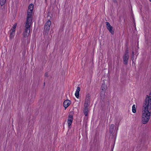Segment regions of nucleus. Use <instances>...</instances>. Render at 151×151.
I'll list each match as a JSON object with an SVG mask.
<instances>
[{
    "instance_id": "f257e3e1",
    "label": "nucleus",
    "mask_w": 151,
    "mask_h": 151,
    "mask_svg": "<svg viewBox=\"0 0 151 151\" xmlns=\"http://www.w3.org/2000/svg\"><path fill=\"white\" fill-rule=\"evenodd\" d=\"M142 113V123L145 124L149 122L150 118L151 107L143 105Z\"/></svg>"
},
{
    "instance_id": "f03ea898",
    "label": "nucleus",
    "mask_w": 151,
    "mask_h": 151,
    "mask_svg": "<svg viewBox=\"0 0 151 151\" xmlns=\"http://www.w3.org/2000/svg\"><path fill=\"white\" fill-rule=\"evenodd\" d=\"M32 24V22L26 20L25 27V29L23 33L24 37H27L29 35L30 30V26Z\"/></svg>"
},
{
    "instance_id": "7ed1b4c3",
    "label": "nucleus",
    "mask_w": 151,
    "mask_h": 151,
    "mask_svg": "<svg viewBox=\"0 0 151 151\" xmlns=\"http://www.w3.org/2000/svg\"><path fill=\"white\" fill-rule=\"evenodd\" d=\"M34 6L33 4L29 5L27 13V21H32V13L33 9Z\"/></svg>"
},
{
    "instance_id": "20e7f679",
    "label": "nucleus",
    "mask_w": 151,
    "mask_h": 151,
    "mask_svg": "<svg viewBox=\"0 0 151 151\" xmlns=\"http://www.w3.org/2000/svg\"><path fill=\"white\" fill-rule=\"evenodd\" d=\"M143 105L151 107V91L149 96L146 95Z\"/></svg>"
},
{
    "instance_id": "39448f33",
    "label": "nucleus",
    "mask_w": 151,
    "mask_h": 151,
    "mask_svg": "<svg viewBox=\"0 0 151 151\" xmlns=\"http://www.w3.org/2000/svg\"><path fill=\"white\" fill-rule=\"evenodd\" d=\"M51 24V22L50 21V20H48L45 25L44 34L46 36L48 34V32L50 28Z\"/></svg>"
},
{
    "instance_id": "423d86ee",
    "label": "nucleus",
    "mask_w": 151,
    "mask_h": 151,
    "mask_svg": "<svg viewBox=\"0 0 151 151\" xmlns=\"http://www.w3.org/2000/svg\"><path fill=\"white\" fill-rule=\"evenodd\" d=\"M128 50H126L123 56V60L124 63V64L126 65L128 63V60L129 57V55L128 54Z\"/></svg>"
},
{
    "instance_id": "0eeeda50",
    "label": "nucleus",
    "mask_w": 151,
    "mask_h": 151,
    "mask_svg": "<svg viewBox=\"0 0 151 151\" xmlns=\"http://www.w3.org/2000/svg\"><path fill=\"white\" fill-rule=\"evenodd\" d=\"M90 96L89 94H88L86 97L85 102L84 104L85 107H88L90 104Z\"/></svg>"
},
{
    "instance_id": "6e6552de",
    "label": "nucleus",
    "mask_w": 151,
    "mask_h": 151,
    "mask_svg": "<svg viewBox=\"0 0 151 151\" xmlns=\"http://www.w3.org/2000/svg\"><path fill=\"white\" fill-rule=\"evenodd\" d=\"M106 24L107 29L112 34H113L114 32L112 30V27L110 25V23L107 22H106Z\"/></svg>"
},
{
    "instance_id": "1a4fd4ad",
    "label": "nucleus",
    "mask_w": 151,
    "mask_h": 151,
    "mask_svg": "<svg viewBox=\"0 0 151 151\" xmlns=\"http://www.w3.org/2000/svg\"><path fill=\"white\" fill-rule=\"evenodd\" d=\"M71 101L67 99L63 103V105L66 109L70 104Z\"/></svg>"
},
{
    "instance_id": "9d476101",
    "label": "nucleus",
    "mask_w": 151,
    "mask_h": 151,
    "mask_svg": "<svg viewBox=\"0 0 151 151\" xmlns=\"http://www.w3.org/2000/svg\"><path fill=\"white\" fill-rule=\"evenodd\" d=\"M68 127H69L71 125L73 121V116L72 115L69 114L68 118Z\"/></svg>"
},
{
    "instance_id": "9b49d317",
    "label": "nucleus",
    "mask_w": 151,
    "mask_h": 151,
    "mask_svg": "<svg viewBox=\"0 0 151 151\" xmlns=\"http://www.w3.org/2000/svg\"><path fill=\"white\" fill-rule=\"evenodd\" d=\"M80 91V88L78 87H77L76 93H75V96L76 98L78 99L79 97V92Z\"/></svg>"
},
{
    "instance_id": "f8f14e48",
    "label": "nucleus",
    "mask_w": 151,
    "mask_h": 151,
    "mask_svg": "<svg viewBox=\"0 0 151 151\" xmlns=\"http://www.w3.org/2000/svg\"><path fill=\"white\" fill-rule=\"evenodd\" d=\"M17 26V23H15L13 25V27H12L11 30L9 31L15 33V29L16 28Z\"/></svg>"
},
{
    "instance_id": "ddd939ff",
    "label": "nucleus",
    "mask_w": 151,
    "mask_h": 151,
    "mask_svg": "<svg viewBox=\"0 0 151 151\" xmlns=\"http://www.w3.org/2000/svg\"><path fill=\"white\" fill-rule=\"evenodd\" d=\"M114 126V125L113 124H111L110 126L109 132L111 134H112L113 132Z\"/></svg>"
},
{
    "instance_id": "4468645a",
    "label": "nucleus",
    "mask_w": 151,
    "mask_h": 151,
    "mask_svg": "<svg viewBox=\"0 0 151 151\" xmlns=\"http://www.w3.org/2000/svg\"><path fill=\"white\" fill-rule=\"evenodd\" d=\"M9 39L10 40L12 39L14 37L15 34V33L9 31Z\"/></svg>"
},
{
    "instance_id": "2eb2a0df",
    "label": "nucleus",
    "mask_w": 151,
    "mask_h": 151,
    "mask_svg": "<svg viewBox=\"0 0 151 151\" xmlns=\"http://www.w3.org/2000/svg\"><path fill=\"white\" fill-rule=\"evenodd\" d=\"M88 107H85L84 109V114L85 116H87L88 115Z\"/></svg>"
},
{
    "instance_id": "dca6fc26",
    "label": "nucleus",
    "mask_w": 151,
    "mask_h": 151,
    "mask_svg": "<svg viewBox=\"0 0 151 151\" xmlns=\"http://www.w3.org/2000/svg\"><path fill=\"white\" fill-rule=\"evenodd\" d=\"M132 111L133 113H135L136 112V107L134 104L132 107Z\"/></svg>"
},
{
    "instance_id": "f3484780",
    "label": "nucleus",
    "mask_w": 151,
    "mask_h": 151,
    "mask_svg": "<svg viewBox=\"0 0 151 151\" xmlns=\"http://www.w3.org/2000/svg\"><path fill=\"white\" fill-rule=\"evenodd\" d=\"M104 85L103 86H102L101 88H102V91L101 92V96L102 95H104V89H105V88H104Z\"/></svg>"
},
{
    "instance_id": "a211bd4d",
    "label": "nucleus",
    "mask_w": 151,
    "mask_h": 151,
    "mask_svg": "<svg viewBox=\"0 0 151 151\" xmlns=\"http://www.w3.org/2000/svg\"><path fill=\"white\" fill-rule=\"evenodd\" d=\"M6 0H1L0 4L1 6H2L5 4Z\"/></svg>"
},
{
    "instance_id": "6ab92c4d",
    "label": "nucleus",
    "mask_w": 151,
    "mask_h": 151,
    "mask_svg": "<svg viewBox=\"0 0 151 151\" xmlns=\"http://www.w3.org/2000/svg\"><path fill=\"white\" fill-rule=\"evenodd\" d=\"M45 76L46 77H47L48 76V74L47 73H46L45 74Z\"/></svg>"
},
{
    "instance_id": "aec40b11",
    "label": "nucleus",
    "mask_w": 151,
    "mask_h": 151,
    "mask_svg": "<svg viewBox=\"0 0 151 151\" xmlns=\"http://www.w3.org/2000/svg\"><path fill=\"white\" fill-rule=\"evenodd\" d=\"M134 52L133 51L132 52V57H134Z\"/></svg>"
},
{
    "instance_id": "412c9836",
    "label": "nucleus",
    "mask_w": 151,
    "mask_h": 151,
    "mask_svg": "<svg viewBox=\"0 0 151 151\" xmlns=\"http://www.w3.org/2000/svg\"><path fill=\"white\" fill-rule=\"evenodd\" d=\"M118 127H117V130H118Z\"/></svg>"
},
{
    "instance_id": "4be33fe9",
    "label": "nucleus",
    "mask_w": 151,
    "mask_h": 151,
    "mask_svg": "<svg viewBox=\"0 0 151 151\" xmlns=\"http://www.w3.org/2000/svg\"><path fill=\"white\" fill-rule=\"evenodd\" d=\"M149 0V1H150L151 2V0Z\"/></svg>"
}]
</instances>
